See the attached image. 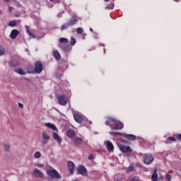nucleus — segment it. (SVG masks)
Listing matches in <instances>:
<instances>
[{"label": "nucleus", "mask_w": 181, "mask_h": 181, "mask_svg": "<svg viewBox=\"0 0 181 181\" xmlns=\"http://www.w3.org/2000/svg\"><path fill=\"white\" fill-rule=\"evenodd\" d=\"M68 168L71 175H73L74 172V163L71 161L68 162Z\"/></svg>", "instance_id": "17"}, {"label": "nucleus", "mask_w": 181, "mask_h": 181, "mask_svg": "<svg viewBox=\"0 0 181 181\" xmlns=\"http://www.w3.org/2000/svg\"><path fill=\"white\" fill-rule=\"evenodd\" d=\"M52 135L54 139L57 141L58 144H62V138H60V136H59V134H57V133H56V132H53Z\"/></svg>", "instance_id": "18"}, {"label": "nucleus", "mask_w": 181, "mask_h": 181, "mask_svg": "<svg viewBox=\"0 0 181 181\" xmlns=\"http://www.w3.org/2000/svg\"><path fill=\"white\" fill-rule=\"evenodd\" d=\"M18 107H19L20 108H23V104H22V103H18Z\"/></svg>", "instance_id": "39"}, {"label": "nucleus", "mask_w": 181, "mask_h": 181, "mask_svg": "<svg viewBox=\"0 0 181 181\" xmlns=\"http://www.w3.org/2000/svg\"><path fill=\"white\" fill-rule=\"evenodd\" d=\"M124 138L126 139H128L129 141H136V136L133 135V134H124Z\"/></svg>", "instance_id": "16"}, {"label": "nucleus", "mask_w": 181, "mask_h": 181, "mask_svg": "<svg viewBox=\"0 0 181 181\" xmlns=\"http://www.w3.org/2000/svg\"><path fill=\"white\" fill-rule=\"evenodd\" d=\"M78 173L79 175H82V176H86L87 175V169L84 168L83 165H79L77 169Z\"/></svg>", "instance_id": "8"}, {"label": "nucleus", "mask_w": 181, "mask_h": 181, "mask_svg": "<svg viewBox=\"0 0 181 181\" xmlns=\"http://www.w3.org/2000/svg\"><path fill=\"white\" fill-rule=\"evenodd\" d=\"M2 14V11L0 9V15Z\"/></svg>", "instance_id": "47"}, {"label": "nucleus", "mask_w": 181, "mask_h": 181, "mask_svg": "<svg viewBox=\"0 0 181 181\" xmlns=\"http://www.w3.org/2000/svg\"><path fill=\"white\" fill-rule=\"evenodd\" d=\"M60 43H69V40L67 38L62 37L59 39Z\"/></svg>", "instance_id": "26"}, {"label": "nucleus", "mask_w": 181, "mask_h": 181, "mask_svg": "<svg viewBox=\"0 0 181 181\" xmlns=\"http://www.w3.org/2000/svg\"><path fill=\"white\" fill-rule=\"evenodd\" d=\"M33 175L35 176V177H43V173L37 168L33 170Z\"/></svg>", "instance_id": "9"}, {"label": "nucleus", "mask_w": 181, "mask_h": 181, "mask_svg": "<svg viewBox=\"0 0 181 181\" xmlns=\"http://www.w3.org/2000/svg\"><path fill=\"white\" fill-rule=\"evenodd\" d=\"M19 35V31L16 29H14L11 31L10 34L11 39H16V37Z\"/></svg>", "instance_id": "15"}, {"label": "nucleus", "mask_w": 181, "mask_h": 181, "mask_svg": "<svg viewBox=\"0 0 181 181\" xmlns=\"http://www.w3.org/2000/svg\"><path fill=\"white\" fill-rule=\"evenodd\" d=\"M5 54V48L0 46V56H4Z\"/></svg>", "instance_id": "29"}, {"label": "nucleus", "mask_w": 181, "mask_h": 181, "mask_svg": "<svg viewBox=\"0 0 181 181\" xmlns=\"http://www.w3.org/2000/svg\"><path fill=\"white\" fill-rule=\"evenodd\" d=\"M9 148H11L9 144H4V149H5V151H9Z\"/></svg>", "instance_id": "33"}, {"label": "nucleus", "mask_w": 181, "mask_h": 181, "mask_svg": "<svg viewBox=\"0 0 181 181\" xmlns=\"http://www.w3.org/2000/svg\"><path fill=\"white\" fill-rule=\"evenodd\" d=\"M165 177H166L167 180L170 181V175L167 174Z\"/></svg>", "instance_id": "36"}, {"label": "nucleus", "mask_w": 181, "mask_h": 181, "mask_svg": "<svg viewBox=\"0 0 181 181\" xmlns=\"http://www.w3.org/2000/svg\"><path fill=\"white\" fill-rule=\"evenodd\" d=\"M8 26H16V21H12L8 23Z\"/></svg>", "instance_id": "32"}, {"label": "nucleus", "mask_w": 181, "mask_h": 181, "mask_svg": "<svg viewBox=\"0 0 181 181\" xmlns=\"http://www.w3.org/2000/svg\"><path fill=\"white\" fill-rule=\"evenodd\" d=\"M83 32H84V30L81 28H78L76 29V33H78V35H81Z\"/></svg>", "instance_id": "30"}, {"label": "nucleus", "mask_w": 181, "mask_h": 181, "mask_svg": "<svg viewBox=\"0 0 181 181\" xmlns=\"http://www.w3.org/2000/svg\"><path fill=\"white\" fill-rule=\"evenodd\" d=\"M117 119H113L112 117H108L106 121V125H109V127H111V125H115Z\"/></svg>", "instance_id": "13"}, {"label": "nucleus", "mask_w": 181, "mask_h": 181, "mask_svg": "<svg viewBox=\"0 0 181 181\" xmlns=\"http://www.w3.org/2000/svg\"><path fill=\"white\" fill-rule=\"evenodd\" d=\"M47 173L48 175V176H49V177H51V179H60V175L59 174V173H57V171L53 168L49 169L47 171Z\"/></svg>", "instance_id": "1"}, {"label": "nucleus", "mask_w": 181, "mask_h": 181, "mask_svg": "<svg viewBox=\"0 0 181 181\" xmlns=\"http://www.w3.org/2000/svg\"><path fill=\"white\" fill-rule=\"evenodd\" d=\"M43 70V64H42V62L37 61L35 62V73H42Z\"/></svg>", "instance_id": "5"}, {"label": "nucleus", "mask_w": 181, "mask_h": 181, "mask_svg": "<svg viewBox=\"0 0 181 181\" xmlns=\"http://www.w3.org/2000/svg\"><path fill=\"white\" fill-rule=\"evenodd\" d=\"M106 2H108V1H110V0H105Z\"/></svg>", "instance_id": "49"}, {"label": "nucleus", "mask_w": 181, "mask_h": 181, "mask_svg": "<svg viewBox=\"0 0 181 181\" xmlns=\"http://www.w3.org/2000/svg\"><path fill=\"white\" fill-rule=\"evenodd\" d=\"M74 118L75 121L76 122H78V124H81V122H83V121H84V117H83V115H81L80 113L74 114Z\"/></svg>", "instance_id": "7"}, {"label": "nucleus", "mask_w": 181, "mask_h": 181, "mask_svg": "<svg viewBox=\"0 0 181 181\" xmlns=\"http://www.w3.org/2000/svg\"><path fill=\"white\" fill-rule=\"evenodd\" d=\"M130 181H139V180L136 177H132Z\"/></svg>", "instance_id": "37"}, {"label": "nucleus", "mask_w": 181, "mask_h": 181, "mask_svg": "<svg viewBox=\"0 0 181 181\" xmlns=\"http://www.w3.org/2000/svg\"><path fill=\"white\" fill-rule=\"evenodd\" d=\"M106 148L108 152H114V145H112V143L111 141H107L106 142Z\"/></svg>", "instance_id": "12"}, {"label": "nucleus", "mask_w": 181, "mask_h": 181, "mask_svg": "<svg viewBox=\"0 0 181 181\" xmlns=\"http://www.w3.org/2000/svg\"><path fill=\"white\" fill-rule=\"evenodd\" d=\"M118 148L123 153H127V152H132V148L129 146H125L124 144H118Z\"/></svg>", "instance_id": "4"}, {"label": "nucleus", "mask_w": 181, "mask_h": 181, "mask_svg": "<svg viewBox=\"0 0 181 181\" xmlns=\"http://www.w3.org/2000/svg\"><path fill=\"white\" fill-rule=\"evenodd\" d=\"M88 159H89V160H93V154H90V155L88 156Z\"/></svg>", "instance_id": "40"}, {"label": "nucleus", "mask_w": 181, "mask_h": 181, "mask_svg": "<svg viewBox=\"0 0 181 181\" xmlns=\"http://www.w3.org/2000/svg\"><path fill=\"white\" fill-rule=\"evenodd\" d=\"M111 135H122L121 133H118V132H113V133H110Z\"/></svg>", "instance_id": "38"}, {"label": "nucleus", "mask_w": 181, "mask_h": 181, "mask_svg": "<svg viewBox=\"0 0 181 181\" xmlns=\"http://www.w3.org/2000/svg\"><path fill=\"white\" fill-rule=\"evenodd\" d=\"M4 1H5L6 2H9V1L11 0H4Z\"/></svg>", "instance_id": "46"}, {"label": "nucleus", "mask_w": 181, "mask_h": 181, "mask_svg": "<svg viewBox=\"0 0 181 181\" xmlns=\"http://www.w3.org/2000/svg\"><path fill=\"white\" fill-rule=\"evenodd\" d=\"M27 33H28L29 36H32V37H35V35L29 31V30H27Z\"/></svg>", "instance_id": "34"}, {"label": "nucleus", "mask_w": 181, "mask_h": 181, "mask_svg": "<svg viewBox=\"0 0 181 181\" xmlns=\"http://www.w3.org/2000/svg\"><path fill=\"white\" fill-rule=\"evenodd\" d=\"M57 98L59 105L64 106L67 105V103H69V99H67V98L64 95H58Z\"/></svg>", "instance_id": "2"}, {"label": "nucleus", "mask_w": 181, "mask_h": 181, "mask_svg": "<svg viewBox=\"0 0 181 181\" xmlns=\"http://www.w3.org/2000/svg\"><path fill=\"white\" fill-rule=\"evenodd\" d=\"M42 140L41 141L42 145H46L47 142H49V139H50V135L47 132H42Z\"/></svg>", "instance_id": "3"}, {"label": "nucleus", "mask_w": 181, "mask_h": 181, "mask_svg": "<svg viewBox=\"0 0 181 181\" xmlns=\"http://www.w3.org/2000/svg\"><path fill=\"white\" fill-rule=\"evenodd\" d=\"M19 64V63L18 62V61H11L10 62V66H13V67H16V66H18Z\"/></svg>", "instance_id": "25"}, {"label": "nucleus", "mask_w": 181, "mask_h": 181, "mask_svg": "<svg viewBox=\"0 0 181 181\" xmlns=\"http://www.w3.org/2000/svg\"><path fill=\"white\" fill-rule=\"evenodd\" d=\"M49 1H54V0H49Z\"/></svg>", "instance_id": "50"}, {"label": "nucleus", "mask_w": 181, "mask_h": 181, "mask_svg": "<svg viewBox=\"0 0 181 181\" xmlns=\"http://www.w3.org/2000/svg\"><path fill=\"white\" fill-rule=\"evenodd\" d=\"M69 25H67V24H66V25H62V27H61V30H64V29H67V27H68Z\"/></svg>", "instance_id": "35"}, {"label": "nucleus", "mask_w": 181, "mask_h": 181, "mask_svg": "<svg viewBox=\"0 0 181 181\" xmlns=\"http://www.w3.org/2000/svg\"><path fill=\"white\" fill-rule=\"evenodd\" d=\"M66 135L69 138H74L76 136V131L70 129L67 132Z\"/></svg>", "instance_id": "19"}, {"label": "nucleus", "mask_w": 181, "mask_h": 181, "mask_svg": "<svg viewBox=\"0 0 181 181\" xmlns=\"http://www.w3.org/2000/svg\"><path fill=\"white\" fill-rule=\"evenodd\" d=\"M177 136H178V139H181V134H178Z\"/></svg>", "instance_id": "45"}, {"label": "nucleus", "mask_w": 181, "mask_h": 181, "mask_svg": "<svg viewBox=\"0 0 181 181\" xmlns=\"http://www.w3.org/2000/svg\"><path fill=\"white\" fill-rule=\"evenodd\" d=\"M45 127L49 128L50 129H53V131H57V127L52 123H45Z\"/></svg>", "instance_id": "21"}, {"label": "nucleus", "mask_w": 181, "mask_h": 181, "mask_svg": "<svg viewBox=\"0 0 181 181\" xmlns=\"http://www.w3.org/2000/svg\"><path fill=\"white\" fill-rule=\"evenodd\" d=\"M172 142H176V138L170 136L165 141V144H172Z\"/></svg>", "instance_id": "24"}, {"label": "nucleus", "mask_w": 181, "mask_h": 181, "mask_svg": "<svg viewBox=\"0 0 181 181\" xmlns=\"http://www.w3.org/2000/svg\"><path fill=\"white\" fill-rule=\"evenodd\" d=\"M53 56L57 60H60V59H62V57L57 50L53 51Z\"/></svg>", "instance_id": "23"}, {"label": "nucleus", "mask_w": 181, "mask_h": 181, "mask_svg": "<svg viewBox=\"0 0 181 181\" xmlns=\"http://www.w3.org/2000/svg\"><path fill=\"white\" fill-rule=\"evenodd\" d=\"M133 171H134V166L130 165L129 169L127 170V173H131V172H133Z\"/></svg>", "instance_id": "31"}, {"label": "nucleus", "mask_w": 181, "mask_h": 181, "mask_svg": "<svg viewBox=\"0 0 181 181\" xmlns=\"http://www.w3.org/2000/svg\"><path fill=\"white\" fill-rule=\"evenodd\" d=\"M16 73H18V74H21V76H25L26 74V72L23 71V69L21 68H17L14 70Z\"/></svg>", "instance_id": "22"}, {"label": "nucleus", "mask_w": 181, "mask_h": 181, "mask_svg": "<svg viewBox=\"0 0 181 181\" xmlns=\"http://www.w3.org/2000/svg\"><path fill=\"white\" fill-rule=\"evenodd\" d=\"M115 127L112 129L115 131H118L119 129H122L124 128V124L118 120H116V123H115Z\"/></svg>", "instance_id": "10"}, {"label": "nucleus", "mask_w": 181, "mask_h": 181, "mask_svg": "<svg viewBox=\"0 0 181 181\" xmlns=\"http://www.w3.org/2000/svg\"><path fill=\"white\" fill-rule=\"evenodd\" d=\"M90 32H93V28H90Z\"/></svg>", "instance_id": "48"}, {"label": "nucleus", "mask_w": 181, "mask_h": 181, "mask_svg": "<svg viewBox=\"0 0 181 181\" xmlns=\"http://www.w3.org/2000/svg\"><path fill=\"white\" fill-rule=\"evenodd\" d=\"M77 22H78L77 17H72L67 23V26H73V25H76Z\"/></svg>", "instance_id": "11"}, {"label": "nucleus", "mask_w": 181, "mask_h": 181, "mask_svg": "<svg viewBox=\"0 0 181 181\" xmlns=\"http://www.w3.org/2000/svg\"><path fill=\"white\" fill-rule=\"evenodd\" d=\"M37 168H43L42 164H37Z\"/></svg>", "instance_id": "41"}, {"label": "nucleus", "mask_w": 181, "mask_h": 181, "mask_svg": "<svg viewBox=\"0 0 181 181\" xmlns=\"http://www.w3.org/2000/svg\"><path fill=\"white\" fill-rule=\"evenodd\" d=\"M151 180L158 181V169H155L151 177Z\"/></svg>", "instance_id": "20"}, {"label": "nucleus", "mask_w": 181, "mask_h": 181, "mask_svg": "<svg viewBox=\"0 0 181 181\" xmlns=\"http://www.w3.org/2000/svg\"><path fill=\"white\" fill-rule=\"evenodd\" d=\"M34 156L35 158H36V159H39V158L42 156V154L40 153V152L36 151L34 154Z\"/></svg>", "instance_id": "28"}, {"label": "nucleus", "mask_w": 181, "mask_h": 181, "mask_svg": "<svg viewBox=\"0 0 181 181\" xmlns=\"http://www.w3.org/2000/svg\"><path fill=\"white\" fill-rule=\"evenodd\" d=\"M8 11L11 12V11H13V8L11 6H8Z\"/></svg>", "instance_id": "42"}, {"label": "nucleus", "mask_w": 181, "mask_h": 181, "mask_svg": "<svg viewBox=\"0 0 181 181\" xmlns=\"http://www.w3.org/2000/svg\"><path fill=\"white\" fill-rule=\"evenodd\" d=\"M115 181H122V180H121V178H119L118 180H117V178H115Z\"/></svg>", "instance_id": "44"}, {"label": "nucleus", "mask_w": 181, "mask_h": 181, "mask_svg": "<svg viewBox=\"0 0 181 181\" xmlns=\"http://www.w3.org/2000/svg\"><path fill=\"white\" fill-rule=\"evenodd\" d=\"M76 43V38L71 37V41H70L71 46H74Z\"/></svg>", "instance_id": "27"}, {"label": "nucleus", "mask_w": 181, "mask_h": 181, "mask_svg": "<svg viewBox=\"0 0 181 181\" xmlns=\"http://www.w3.org/2000/svg\"><path fill=\"white\" fill-rule=\"evenodd\" d=\"M112 8H114V4H112L111 6L109 7V9H111Z\"/></svg>", "instance_id": "43"}, {"label": "nucleus", "mask_w": 181, "mask_h": 181, "mask_svg": "<svg viewBox=\"0 0 181 181\" xmlns=\"http://www.w3.org/2000/svg\"><path fill=\"white\" fill-rule=\"evenodd\" d=\"M153 160H154V158H153V156H152L151 154H146L144 156V162L146 165H151Z\"/></svg>", "instance_id": "6"}, {"label": "nucleus", "mask_w": 181, "mask_h": 181, "mask_svg": "<svg viewBox=\"0 0 181 181\" xmlns=\"http://www.w3.org/2000/svg\"><path fill=\"white\" fill-rule=\"evenodd\" d=\"M83 139L76 136L74 139V145H76L77 146H78V145H82L83 144Z\"/></svg>", "instance_id": "14"}]
</instances>
